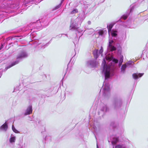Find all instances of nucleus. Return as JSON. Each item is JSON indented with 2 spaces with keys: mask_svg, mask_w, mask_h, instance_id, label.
<instances>
[{
  "mask_svg": "<svg viewBox=\"0 0 148 148\" xmlns=\"http://www.w3.org/2000/svg\"><path fill=\"white\" fill-rule=\"evenodd\" d=\"M118 61L117 59L114 58L111 55H107L105 59H103L102 64L103 67L102 73L104 75L105 80L114 75L115 65Z\"/></svg>",
  "mask_w": 148,
  "mask_h": 148,
  "instance_id": "f257e3e1",
  "label": "nucleus"
},
{
  "mask_svg": "<svg viewBox=\"0 0 148 148\" xmlns=\"http://www.w3.org/2000/svg\"><path fill=\"white\" fill-rule=\"evenodd\" d=\"M28 56V55L27 53L25 51L23 50L20 51L17 56L16 60L15 62H13L10 65L6 67L5 70L6 71L8 69L18 64L21 59L25 58L27 57Z\"/></svg>",
  "mask_w": 148,
  "mask_h": 148,
  "instance_id": "f03ea898",
  "label": "nucleus"
},
{
  "mask_svg": "<svg viewBox=\"0 0 148 148\" xmlns=\"http://www.w3.org/2000/svg\"><path fill=\"white\" fill-rule=\"evenodd\" d=\"M122 104L121 99H115L112 102V107L114 110L117 111L120 109Z\"/></svg>",
  "mask_w": 148,
  "mask_h": 148,
  "instance_id": "7ed1b4c3",
  "label": "nucleus"
},
{
  "mask_svg": "<svg viewBox=\"0 0 148 148\" xmlns=\"http://www.w3.org/2000/svg\"><path fill=\"white\" fill-rule=\"evenodd\" d=\"M102 92L103 95L104 96H106L109 95L110 93V85L108 83H105L104 85L103 84V86L101 89L100 93Z\"/></svg>",
  "mask_w": 148,
  "mask_h": 148,
  "instance_id": "20e7f679",
  "label": "nucleus"
},
{
  "mask_svg": "<svg viewBox=\"0 0 148 148\" xmlns=\"http://www.w3.org/2000/svg\"><path fill=\"white\" fill-rule=\"evenodd\" d=\"M79 19L78 17L76 18L73 23H71L70 26V29L75 30L77 28L78 24H81L82 22H79Z\"/></svg>",
  "mask_w": 148,
  "mask_h": 148,
  "instance_id": "39448f33",
  "label": "nucleus"
},
{
  "mask_svg": "<svg viewBox=\"0 0 148 148\" xmlns=\"http://www.w3.org/2000/svg\"><path fill=\"white\" fill-rule=\"evenodd\" d=\"M134 62L132 61H129L125 64L122 65L121 68V71L122 73H124L125 71V70L127 66L129 67H132Z\"/></svg>",
  "mask_w": 148,
  "mask_h": 148,
  "instance_id": "423d86ee",
  "label": "nucleus"
},
{
  "mask_svg": "<svg viewBox=\"0 0 148 148\" xmlns=\"http://www.w3.org/2000/svg\"><path fill=\"white\" fill-rule=\"evenodd\" d=\"M98 63L96 60L88 61L86 63V66L90 68H95L97 67Z\"/></svg>",
  "mask_w": 148,
  "mask_h": 148,
  "instance_id": "0eeeda50",
  "label": "nucleus"
},
{
  "mask_svg": "<svg viewBox=\"0 0 148 148\" xmlns=\"http://www.w3.org/2000/svg\"><path fill=\"white\" fill-rule=\"evenodd\" d=\"M103 48L101 47L100 50L99 51L98 49H95L93 51V54L94 58L96 60V59L98 57V56L100 54H101L103 52Z\"/></svg>",
  "mask_w": 148,
  "mask_h": 148,
  "instance_id": "6e6552de",
  "label": "nucleus"
},
{
  "mask_svg": "<svg viewBox=\"0 0 148 148\" xmlns=\"http://www.w3.org/2000/svg\"><path fill=\"white\" fill-rule=\"evenodd\" d=\"M113 42V40H111L109 42V44L107 48L108 51L109 52L112 51L116 49V47L112 45V43Z\"/></svg>",
  "mask_w": 148,
  "mask_h": 148,
  "instance_id": "1a4fd4ad",
  "label": "nucleus"
},
{
  "mask_svg": "<svg viewBox=\"0 0 148 148\" xmlns=\"http://www.w3.org/2000/svg\"><path fill=\"white\" fill-rule=\"evenodd\" d=\"M8 129V123L6 122L0 127V130L1 131L5 132Z\"/></svg>",
  "mask_w": 148,
  "mask_h": 148,
  "instance_id": "9d476101",
  "label": "nucleus"
},
{
  "mask_svg": "<svg viewBox=\"0 0 148 148\" xmlns=\"http://www.w3.org/2000/svg\"><path fill=\"white\" fill-rule=\"evenodd\" d=\"M85 12L84 11H83L82 12L79 14L77 17L80 20L79 22H82L85 18Z\"/></svg>",
  "mask_w": 148,
  "mask_h": 148,
  "instance_id": "9b49d317",
  "label": "nucleus"
},
{
  "mask_svg": "<svg viewBox=\"0 0 148 148\" xmlns=\"http://www.w3.org/2000/svg\"><path fill=\"white\" fill-rule=\"evenodd\" d=\"M32 112V107L31 106H29L25 110L24 113L25 115H29Z\"/></svg>",
  "mask_w": 148,
  "mask_h": 148,
  "instance_id": "f8f14e48",
  "label": "nucleus"
},
{
  "mask_svg": "<svg viewBox=\"0 0 148 148\" xmlns=\"http://www.w3.org/2000/svg\"><path fill=\"white\" fill-rule=\"evenodd\" d=\"M144 74L143 73H134L133 74L132 76L135 79H137L138 77H141Z\"/></svg>",
  "mask_w": 148,
  "mask_h": 148,
  "instance_id": "ddd939ff",
  "label": "nucleus"
},
{
  "mask_svg": "<svg viewBox=\"0 0 148 148\" xmlns=\"http://www.w3.org/2000/svg\"><path fill=\"white\" fill-rule=\"evenodd\" d=\"M110 139L112 144L113 145H114L118 141V139L114 137H111Z\"/></svg>",
  "mask_w": 148,
  "mask_h": 148,
  "instance_id": "4468645a",
  "label": "nucleus"
},
{
  "mask_svg": "<svg viewBox=\"0 0 148 148\" xmlns=\"http://www.w3.org/2000/svg\"><path fill=\"white\" fill-rule=\"evenodd\" d=\"M16 140V136L12 135H11L10 137L9 140L10 143L11 144H13L15 142Z\"/></svg>",
  "mask_w": 148,
  "mask_h": 148,
  "instance_id": "2eb2a0df",
  "label": "nucleus"
},
{
  "mask_svg": "<svg viewBox=\"0 0 148 148\" xmlns=\"http://www.w3.org/2000/svg\"><path fill=\"white\" fill-rule=\"evenodd\" d=\"M34 24H35V25L36 26V28L37 29H40V28L39 27L42 25V24H41L40 21H37L36 23H34Z\"/></svg>",
  "mask_w": 148,
  "mask_h": 148,
  "instance_id": "dca6fc26",
  "label": "nucleus"
},
{
  "mask_svg": "<svg viewBox=\"0 0 148 148\" xmlns=\"http://www.w3.org/2000/svg\"><path fill=\"white\" fill-rule=\"evenodd\" d=\"M78 12V10L76 8H73L71 10L70 13V14H75Z\"/></svg>",
  "mask_w": 148,
  "mask_h": 148,
  "instance_id": "f3484780",
  "label": "nucleus"
},
{
  "mask_svg": "<svg viewBox=\"0 0 148 148\" xmlns=\"http://www.w3.org/2000/svg\"><path fill=\"white\" fill-rule=\"evenodd\" d=\"M107 110V108L106 105H103L101 109V110L103 112H106Z\"/></svg>",
  "mask_w": 148,
  "mask_h": 148,
  "instance_id": "a211bd4d",
  "label": "nucleus"
},
{
  "mask_svg": "<svg viewBox=\"0 0 148 148\" xmlns=\"http://www.w3.org/2000/svg\"><path fill=\"white\" fill-rule=\"evenodd\" d=\"M113 27V25L112 24H110L108 25H107V28L108 29V32L110 34V32L112 31L111 29Z\"/></svg>",
  "mask_w": 148,
  "mask_h": 148,
  "instance_id": "6ab92c4d",
  "label": "nucleus"
},
{
  "mask_svg": "<svg viewBox=\"0 0 148 148\" xmlns=\"http://www.w3.org/2000/svg\"><path fill=\"white\" fill-rule=\"evenodd\" d=\"M110 33H111L112 36L115 37L117 35V32L116 31H112L110 32Z\"/></svg>",
  "mask_w": 148,
  "mask_h": 148,
  "instance_id": "aec40b11",
  "label": "nucleus"
},
{
  "mask_svg": "<svg viewBox=\"0 0 148 148\" xmlns=\"http://www.w3.org/2000/svg\"><path fill=\"white\" fill-rule=\"evenodd\" d=\"M123 62V56H121L119 62V65L120 66Z\"/></svg>",
  "mask_w": 148,
  "mask_h": 148,
  "instance_id": "412c9836",
  "label": "nucleus"
},
{
  "mask_svg": "<svg viewBox=\"0 0 148 148\" xmlns=\"http://www.w3.org/2000/svg\"><path fill=\"white\" fill-rule=\"evenodd\" d=\"M106 31H104L103 30H99L98 32L99 34V35L101 36H103L104 34L105 33H106Z\"/></svg>",
  "mask_w": 148,
  "mask_h": 148,
  "instance_id": "4be33fe9",
  "label": "nucleus"
},
{
  "mask_svg": "<svg viewBox=\"0 0 148 148\" xmlns=\"http://www.w3.org/2000/svg\"><path fill=\"white\" fill-rule=\"evenodd\" d=\"M114 147L113 148H114ZM115 148H126L124 145H118L115 146Z\"/></svg>",
  "mask_w": 148,
  "mask_h": 148,
  "instance_id": "5701e85b",
  "label": "nucleus"
},
{
  "mask_svg": "<svg viewBox=\"0 0 148 148\" xmlns=\"http://www.w3.org/2000/svg\"><path fill=\"white\" fill-rule=\"evenodd\" d=\"M34 0H25L24 3L25 4L29 3H33L34 2Z\"/></svg>",
  "mask_w": 148,
  "mask_h": 148,
  "instance_id": "b1692460",
  "label": "nucleus"
},
{
  "mask_svg": "<svg viewBox=\"0 0 148 148\" xmlns=\"http://www.w3.org/2000/svg\"><path fill=\"white\" fill-rule=\"evenodd\" d=\"M12 129L13 131L16 133H19L18 131L15 129L14 125H12Z\"/></svg>",
  "mask_w": 148,
  "mask_h": 148,
  "instance_id": "393cba45",
  "label": "nucleus"
},
{
  "mask_svg": "<svg viewBox=\"0 0 148 148\" xmlns=\"http://www.w3.org/2000/svg\"><path fill=\"white\" fill-rule=\"evenodd\" d=\"M127 15H123L122 16L121 18L125 20L127 18Z\"/></svg>",
  "mask_w": 148,
  "mask_h": 148,
  "instance_id": "a878e982",
  "label": "nucleus"
},
{
  "mask_svg": "<svg viewBox=\"0 0 148 148\" xmlns=\"http://www.w3.org/2000/svg\"><path fill=\"white\" fill-rule=\"evenodd\" d=\"M93 129H94V131L95 132L97 130V128L96 126L95 125V124H94L93 125Z\"/></svg>",
  "mask_w": 148,
  "mask_h": 148,
  "instance_id": "bb28decb",
  "label": "nucleus"
},
{
  "mask_svg": "<svg viewBox=\"0 0 148 148\" xmlns=\"http://www.w3.org/2000/svg\"><path fill=\"white\" fill-rule=\"evenodd\" d=\"M134 8V6L131 5V8H130V13L131 12H132L133 11Z\"/></svg>",
  "mask_w": 148,
  "mask_h": 148,
  "instance_id": "cd10ccee",
  "label": "nucleus"
},
{
  "mask_svg": "<svg viewBox=\"0 0 148 148\" xmlns=\"http://www.w3.org/2000/svg\"><path fill=\"white\" fill-rule=\"evenodd\" d=\"M111 125L113 127H115V123L114 122H112L111 123Z\"/></svg>",
  "mask_w": 148,
  "mask_h": 148,
  "instance_id": "c85d7f7f",
  "label": "nucleus"
},
{
  "mask_svg": "<svg viewBox=\"0 0 148 148\" xmlns=\"http://www.w3.org/2000/svg\"><path fill=\"white\" fill-rule=\"evenodd\" d=\"M2 69H0V78L2 75Z\"/></svg>",
  "mask_w": 148,
  "mask_h": 148,
  "instance_id": "c756f323",
  "label": "nucleus"
},
{
  "mask_svg": "<svg viewBox=\"0 0 148 148\" xmlns=\"http://www.w3.org/2000/svg\"><path fill=\"white\" fill-rule=\"evenodd\" d=\"M48 138H50V136H46L45 138V140H46V141H47V139Z\"/></svg>",
  "mask_w": 148,
  "mask_h": 148,
  "instance_id": "7c9ffc66",
  "label": "nucleus"
},
{
  "mask_svg": "<svg viewBox=\"0 0 148 148\" xmlns=\"http://www.w3.org/2000/svg\"><path fill=\"white\" fill-rule=\"evenodd\" d=\"M88 24H89V25H90V24H91V21H88Z\"/></svg>",
  "mask_w": 148,
  "mask_h": 148,
  "instance_id": "2f4dec72",
  "label": "nucleus"
},
{
  "mask_svg": "<svg viewBox=\"0 0 148 148\" xmlns=\"http://www.w3.org/2000/svg\"><path fill=\"white\" fill-rule=\"evenodd\" d=\"M3 47V45H2L1 46V47H0V50H1V49H2Z\"/></svg>",
  "mask_w": 148,
  "mask_h": 148,
  "instance_id": "473e14b6",
  "label": "nucleus"
},
{
  "mask_svg": "<svg viewBox=\"0 0 148 148\" xmlns=\"http://www.w3.org/2000/svg\"><path fill=\"white\" fill-rule=\"evenodd\" d=\"M3 47V45H2L1 46V47H0V50H1V49H2Z\"/></svg>",
  "mask_w": 148,
  "mask_h": 148,
  "instance_id": "72a5a7b5",
  "label": "nucleus"
},
{
  "mask_svg": "<svg viewBox=\"0 0 148 148\" xmlns=\"http://www.w3.org/2000/svg\"><path fill=\"white\" fill-rule=\"evenodd\" d=\"M62 34H60V35H59V37H61L62 36Z\"/></svg>",
  "mask_w": 148,
  "mask_h": 148,
  "instance_id": "f704fd0d",
  "label": "nucleus"
},
{
  "mask_svg": "<svg viewBox=\"0 0 148 148\" xmlns=\"http://www.w3.org/2000/svg\"><path fill=\"white\" fill-rule=\"evenodd\" d=\"M97 148H99L97 144Z\"/></svg>",
  "mask_w": 148,
  "mask_h": 148,
  "instance_id": "c9c22d12",
  "label": "nucleus"
},
{
  "mask_svg": "<svg viewBox=\"0 0 148 148\" xmlns=\"http://www.w3.org/2000/svg\"><path fill=\"white\" fill-rule=\"evenodd\" d=\"M64 0H61V3H62L64 1Z\"/></svg>",
  "mask_w": 148,
  "mask_h": 148,
  "instance_id": "e433bc0d",
  "label": "nucleus"
},
{
  "mask_svg": "<svg viewBox=\"0 0 148 148\" xmlns=\"http://www.w3.org/2000/svg\"><path fill=\"white\" fill-rule=\"evenodd\" d=\"M48 24H47V25H45V27H46V26H48Z\"/></svg>",
  "mask_w": 148,
  "mask_h": 148,
  "instance_id": "4c0bfd02",
  "label": "nucleus"
},
{
  "mask_svg": "<svg viewBox=\"0 0 148 148\" xmlns=\"http://www.w3.org/2000/svg\"><path fill=\"white\" fill-rule=\"evenodd\" d=\"M125 26H126V27H128V26H127L126 25Z\"/></svg>",
  "mask_w": 148,
  "mask_h": 148,
  "instance_id": "58836bf2",
  "label": "nucleus"
},
{
  "mask_svg": "<svg viewBox=\"0 0 148 148\" xmlns=\"http://www.w3.org/2000/svg\"><path fill=\"white\" fill-rule=\"evenodd\" d=\"M65 35H66L67 36V34H65Z\"/></svg>",
  "mask_w": 148,
  "mask_h": 148,
  "instance_id": "ea45409f",
  "label": "nucleus"
}]
</instances>
